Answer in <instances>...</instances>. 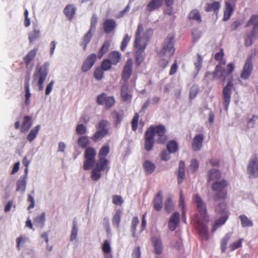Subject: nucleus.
I'll return each instance as SVG.
<instances>
[{"mask_svg":"<svg viewBox=\"0 0 258 258\" xmlns=\"http://www.w3.org/2000/svg\"><path fill=\"white\" fill-rule=\"evenodd\" d=\"M193 201L196 205L197 210L201 214L202 219L199 217L195 219L196 222V228L203 239L207 240L209 238L208 227L203 222H208L209 218L207 215V208L204 201L198 195H194Z\"/></svg>","mask_w":258,"mask_h":258,"instance_id":"obj_1","label":"nucleus"},{"mask_svg":"<svg viewBox=\"0 0 258 258\" xmlns=\"http://www.w3.org/2000/svg\"><path fill=\"white\" fill-rule=\"evenodd\" d=\"M144 28L142 24H139L136 32L135 47L137 49L136 53V62L137 66H140L144 59V52L147 45V42L149 38V34H151V29H147L143 32Z\"/></svg>","mask_w":258,"mask_h":258,"instance_id":"obj_2","label":"nucleus"},{"mask_svg":"<svg viewBox=\"0 0 258 258\" xmlns=\"http://www.w3.org/2000/svg\"><path fill=\"white\" fill-rule=\"evenodd\" d=\"M48 62L44 63L42 66H37L33 76V83H36L38 86V90L44 89L43 83L48 73Z\"/></svg>","mask_w":258,"mask_h":258,"instance_id":"obj_3","label":"nucleus"},{"mask_svg":"<svg viewBox=\"0 0 258 258\" xmlns=\"http://www.w3.org/2000/svg\"><path fill=\"white\" fill-rule=\"evenodd\" d=\"M227 185L228 182L224 179L216 181L212 184V189L215 192L213 197L215 201L226 199L227 196L226 187Z\"/></svg>","mask_w":258,"mask_h":258,"instance_id":"obj_4","label":"nucleus"},{"mask_svg":"<svg viewBox=\"0 0 258 258\" xmlns=\"http://www.w3.org/2000/svg\"><path fill=\"white\" fill-rule=\"evenodd\" d=\"M174 37L172 36H168L166 37L159 52L161 56L170 57L173 55L175 50L174 47Z\"/></svg>","mask_w":258,"mask_h":258,"instance_id":"obj_5","label":"nucleus"},{"mask_svg":"<svg viewBox=\"0 0 258 258\" xmlns=\"http://www.w3.org/2000/svg\"><path fill=\"white\" fill-rule=\"evenodd\" d=\"M96 151L92 147L87 148L85 153V161L83 164V169L85 170H90L95 163Z\"/></svg>","mask_w":258,"mask_h":258,"instance_id":"obj_6","label":"nucleus"},{"mask_svg":"<svg viewBox=\"0 0 258 258\" xmlns=\"http://www.w3.org/2000/svg\"><path fill=\"white\" fill-rule=\"evenodd\" d=\"M247 170L250 177H256L258 176V157L256 154H253L251 156Z\"/></svg>","mask_w":258,"mask_h":258,"instance_id":"obj_7","label":"nucleus"},{"mask_svg":"<svg viewBox=\"0 0 258 258\" xmlns=\"http://www.w3.org/2000/svg\"><path fill=\"white\" fill-rule=\"evenodd\" d=\"M233 87L232 77L230 75L227 85L223 89L225 109L227 111L231 100V89Z\"/></svg>","mask_w":258,"mask_h":258,"instance_id":"obj_8","label":"nucleus"},{"mask_svg":"<svg viewBox=\"0 0 258 258\" xmlns=\"http://www.w3.org/2000/svg\"><path fill=\"white\" fill-rule=\"evenodd\" d=\"M96 102L98 105H104L106 108H110L115 104V99L113 96L107 97L105 93H102L98 95Z\"/></svg>","mask_w":258,"mask_h":258,"instance_id":"obj_9","label":"nucleus"},{"mask_svg":"<svg viewBox=\"0 0 258 258\" xmlns=\"http://www.w3.org/2000/svg\"><path fill=\"white\" fill-rule=\"evenodd\" d=\"M154 144V130L153 126L149 127L145 133V149L147 151H151Z\"/></svg>","mask_w":258,"mask_h":258,"instance_id":"obj_10","label":"nucleus"},{"mask_svg":"<svg viewBox=\"0 0 258 258\" xmlns=\"http://www.w3.org/2000/svg\"><path fill=\"white\" fill-rule=\"evenodd\" d=\"M154 130V137L155 135L157 136V142L159 144H164L166 142L167 137L165 135L166 128L163 125L153 126Z\"/></svg>","mask_w":258,"mask_h":258,"instance_id":"obj_11","label":"nucleus"},{"mask_svg":"<svg viewBox=\"0 0 258 258\" xmlns=\"http://www.w3.org/2000/svg\"><path fill=\"white\" fill-rule=\"evenodd\" d=\"M22 163L26 167L25 169V175L19 179L17 184V191L20 190L22 192H24L26 189V177L28 171V168L30 163V161L25 157L23 160Z\"/></svg>","mask_w":258,"mask_h":258,"instance_id":"obj_12","label":"nucleus"},{"mask_svg":"<svg viewBox=\"0 0 258 258\" xmlns=\"http://www.w3.org/2000/svg\"><path fill=\"white\" fill-rule=\"evenodd\" d=\"M236 7V4L234 2L227 0L225 2V8L223 20L227 21L230 19Z\"/></svg>","mask_w":258,"mask_h":258,"instance_id":"obj_13","label":"nucleus"},{"mask_svg":"<svg viewBox=\"0 0 258 258\" xmlns=\"http://www.w3.org/2000/svg\"><path fill=\"white\" fill-rule=\"evenodd\" d=\"M97 58V55L95 53H92L88 56L82 66V71L83 72L88 71L94 65Z\"/></svg>","mask_w":258,"mask_h":258,"instance_id":"obj_14","label":"nucleus"},{"mask_svg":"<svg viewBox=\"0 0 258 258\" xmlns=\"http://www.w3.org/2000/svg\"><path fill=\"white\" fill-rule=\"evenodd\" d=\"M252 64L251 59L250 58H248L245 62L244 65L243 70L241 72L240 77L242 79L244 80L247 79L252 72Z\"/></svg>","mask_w":258,"mask_h":258,"instance_id":"obj_15","label":"nucleus"},{"mask_svg":"<svg viewBox=\"0 0 258 258\" xmlns=\"http://www.w3.org/2000/svg\"><path fill=\"white\" fill-rule=\"evenodd\" d=\"M133 62L132 59H128L125 62L123 67L121 78L124 82H127V80L130 78L132 73Z\"/></svg>","mask_w":258,"mask_h":258,"instance_id":"obj_16","label":"nucleus"},{"mask_svg":"<svg viewBox=\"0 0 258 258\" xmlns=\"http://www.w3.org/2000/svg\"><path fill=\"white\" fill-rule=\"evenodd\" d=\"M204 136L202 134L196 135L192 142L191 147L195 151H199L202 147Z\"/></svg>","mask_w":258,"mask_h":258,"instance_id":"obj_17","label":"nucleus"},{"mask_svg":"<svg viewBox=\"0 0 258 258\" xmlns=\"http://www.w3.org/2000/svg\"><path fill=\"white\" fill-rule=\"evenodd\" d=\"M120 96L124 101H128L131 100L132 95L129 91V86L127 82H124L122 85L120 90Z\"/></svg>","mask_w":258,"mask_h":258,"instance_id":"obj_18","label":"nucleus"},{"mask_svg":"<svg viewBox=\"0 0 258 258\" xmlns=\"http://www.w3.org/2000/svg\"><path fill=\"white\" fill-rule=\"evenodd\" d=\"M179 213L177 212L173 213L168 221V227L171 231L176 228L179 222Z\"/></svg>","mask_w":258,"mask_h":258,"instance_id":"obj_19","label":"nucleus"},{"mask_svg":"<svg viewBox=\"0 0 258 258\" xmlns=\"http://www.w3.org/2000/svg\"><path fill=\"white\" fill-rule=\"evenodd\" d=\"M109 162L106 158H99L96 163L95 167L97 169L107 173L110 169Z\"/></svg>","mask_w":258,"mask_h":258,"instance_id":"obj_20","label":"nucleus"},{"mask_svg":"<svg viewBox=\"0 0 258 258\" xmlns=\"http://www.w3.org/2000/svg\"><path fill=\"white\" fill-rule=\"evenodd\" d=\"M116 26L115 21L112 19H106L103 23V29L106 33H110Z\"/></svg>","mask_w":258,"mask_h":258,"instance_id":"obj_21","label":"nucleus"},{"mask_svg":"<svg viewBox=\"0 0 258 258\" xmlns=\"http://www.w3.org/2000/svg\"><path fill=\"white\" fill-rule=\"evenodd\" d=\"M111 116L114 122L115 126H117L122 121L124 116V112L122 110L119 111L113 110L111 113Z\"/></svg>","mask_w":258,"mask_h":258,"instance_id":"obj_22","label":"nucleus"},{"mask_svg":"<svg viewBox=\"0 0 258 258\" xmlns=\"http://www.w3.org/2000/svg\"><path fill=\"white\" fill-rule=\"evenodd\" d=\"M185 164L184 161H180L179 164V168L177 172V182L181 184L185 178L184 172Z\"/></svg>","mask_w":258,"mask_h":258,"instance_id":"obj_23","label":"nucleus"},{"mask_svg":"<svg viewBox=\"0 0 258 258\" xmlns=\"http://www.w3.org/2000/svg\"><path fill=\"white\" fill-rule=\"evenodd\" d=\"M32 125V118L29 116H25L21 126L22 132H27Z\"/></svg>","mask_w":258,"mask_h":258,"instance_id":"obj_24","label":"nucleus"},{"mask_svg":"<svg viewBox=\"0 0 258 258\" xmlns=\"http://www.w3.org/2000/svg\"><path fill=\"white\" fill-rule=\"evenodd\" d=\"M163 197L161 192H159L154 200V208L157 211H160L163 207Z\"/></svg>","mask_w":258,"mask_h":258,"instance_id":"obj_25","label":"nucleus"},{"mask_svg":"<svg viewBox=\"0 0 258 258\" xmlns=\"http://www.w3.org/2000/svg\"><path fill=\"white\" fill-rule=\"evenodd\" d=\"M162 3V0H151L147 6V10L152 12L161 7Z\"/></svg>","mask_w":258,"mask_h":258,"instance_id":"obj_26","label":"nucleus"},{"mask_svg":"<svg viewBox=\"0 0 258 258\" xmlns=\"http://www.w3.org/2000/svg\"><path fill=\"white\" fill-rule=\"evenodd\" d=\"M89 29L88 32L82 38V41L80 43V45L83 47V50L85 51L88 43L90 42L92 37V32Z\"/></svg>","mask_w":258,"mask_h":258,"instance_id":"obj_27","label":"nucleus"},{"mask_svg":"<svg viewBox=\"0 0 258 258\" xmlns=\"http://www.w3.org/2000/svg\"><path fill=\"white\" fill-rule=\"evenodd\" d=\"M121 58L120 53L116 51H113L110 52L108 55V59H110V61L112 63V65H116L118 62H119Z\"/></svg>","mask_w":258,"mask_h":258,"instance_id":"obj_28","label":"nucleus"},{"mask_svg":"<svg viewBox=\"0 0 258 258\" xmlns=\"http://www.w3.org/2000/svg\"><path fill=\"white\" fill-rule=\"evenodd\" d=\"M221 176V174L219 170L216 169H211L208 173V179L209 181L218 180L220 178Z\"/></svg>","mask_w":258,"mask_h":258,"instance_id":"obj_29","label":"nucleus"},{"mask_svg":"<svg viewBox=\"0 0 258 258\" xmlns=\"http://www.w3.org/2000/svg\"><path fill=\"white\" fill-rule=\"evenodd\" d=\"M239 219L240 220L241 225L242 227H250L253 225L252 221L244 214L240 215Z\"/></svg>","mask_w":258,"mask_h":258,"instance_id":"obj_30","label":"nucleus"},{"mask_svg":"<svg viewBox=\"0 0 258 258\" xmlns=\"http://www.w3.org/2000/svg\"><path fill=\"white\" fill-rule=\"evenodd\" d=\"M152 241L154 244L155 253L160 254L162 252V243L161 240L157 237L152 238Z\"/></svg>","mask_w":258,"mask_h":258,"instance_id":"obj_31","label":"nucleus"},{"mask_svg":"<svg viewBox=\"0 0 258 258\" xmlns=\"http://www.w3.org/2000/svg\"><path fill=\"white\" fill-rule=\"evenodd\" d=\"M220 3L218 2H214L212 3H207L206 5L205 10L206 12L214 11L218 12L220 8Z\"/></svg>","mask_w":258,"mask_h":258,"instance_id":"obj_32","label":"nucleus"},{"mask_svg":"<svg viewBox=\"0 0 258 258\" xmlns=\"http://www.w3.org/2000/svg\"><path fill=\"white\" fill-rule=\"evenodd\" d=\"M155 164L149 160H146L143 164V168L147 174L152 173L155 169Z\"/></svg>","mask_w":258,"mask_h":258,"instance_id":"obj_33","label":"nucleus"},{"mask_svg":"<svg viewBox=\"0 0 258 258\" xmlns=\"http://www.w3.org/2000/svg\"><path fill=\"white\" fill-rule=\"evenodd\" d=\"M37 48H34L29 51L25 56L24 60L27 66H28L30 62L34 58L37 54Z\"/></svg>","mask_w":258,"mask_h":258,"instance_id":"obj_34","label":"nucleus"},{"mask_svg":"<svg viewBox=\"0 0 258 258\" xmlns=\"http://www.w3.org/2000/svg\"><path fill=\"white\" fill-rule=\"evenodd\" d=\"M76 10V8L73 6L69 5L64 9L63 12L70 20H72L75 14Z\"/></svg>","mask_w":258,"mask_h":258,"instance_id":"obj_35","label":"nucleus"},{"mask_svg":"<svg viewBox=\"0 0 258 258\" xmlns=\"http://www.w3.org/2000/svg\"><path fill=\"white\" fill-rule=\"evenodd\" d=\"M121 214V211L120 210H118L116 211L112 220V225L117 228L119 227Z\"/></svg>","mask_w":258,"mask_h":258,"instance_id":"obj_36","label":"nucleus"},{"mask_svg":"<svg viewBox=\"0 0 258 258\" xmlns=\"http://www.w3.org/2000/svg\"><path fill=\"white\" fill-rule=\"evenodd\" d=\"M188 19L192 20H195L198 22L201 23L202 21L200 14L198 10H192L188 15Z\"/></svg>","mask_w":258,"mask_h":258,"instance_id":"obj_37","label":"nucleus"},{"mask_svg":"<svg viewBox=\"0 0 258 258\" xmlns=\"http://www.w3.org/2000/svg\"><path fill=\"white\" fill-rule=\"evenodd\" d=\"M232 235V233H227L224 237L221 239V249L223 252H225L226 248L227 245L229 242Z\"/></svg>","mask_w":258,"mask_h":258,"instance_id":"obj_38","label":"nucleus"},{"mask_svg":"<svg viewBox=\"0 0 258 258\" xmlns=\"http://www.w3.org/2000/svg\"><path fill=\"white\" fill-rule=\"evenodd\" d=\"M110 46V42L106 40L104 41L103 44L99 49L98 52V57L100 59L108 50Z\"/></svg>","mask_w":258,"mask_h":258,"instance_id":"obj_39","label":"nucleus"},{"mask_svg":"<svg viewBox=\"0 0 258 258\" xmlns=\"http://www.w3.org/2000/svg\"><path fill=\"white\" fill-rule=\"evenodd\" d=\"M109 125V123L107 120L102 119L99 122L97 128L101 131L107 132V135H108L109 134L108 127Z\"/></svg>","mask_w":258,"mask_h":258,"instance_id":"obj_40","label":"nucleus"},{"mask_svg":"<svg viewBox=\"0 0 258 258\" xmlns=\"http://www.w3.org/2000/svg\"><path fill=\"white\" fill-rule=\"evenodd\" d=\"M227 219L228 214H224V215H222V216L216 221V223L213 226L212 231L215 232L219 227L223 225L226 222Z\"/></svg>","mask_w":258,"mask_h":258,"instance_id":"obj_41","label":"nucleus"},{"mask_svg":"<svg viewBox=\"0 0 258 258\" xmlns=\"http://www.w3.org/2000/svg\"><path fill=\"white\" fill-rule=\"evenodd\" d=\"M107 135V132H103L98 130L92 136L91 139L93 142H97Z\"/></svg>","mask_w":258,"mask_h":258,"instance_id":"obj_42","label":"nucleus"},{"mask_svg":"<svg viewBox=\"0 0 258 258\" xmlns=\"http://www.w3.org/2000/svg\"><path fill=\"white\" fill-rule=\"evenodd\" d=\"M40 128V125H36L34 128L32 129L28 135L27 139L29 142H32L36 138Z\"/></svg>","mask_w":258,"mask_h":258,"instance_id":"obj_43","label":"nucleus"},{"mask_svg":"<svg viewBox=\"0 0 258 258\" xmlns=\"http://www.w3.org/2000/svg\"><path fill=\"white\" fill-rule=\"evenodd\" d=\"M45 214L43 212L41 215L37 216L34 220V223L38 226L42 228L44 226Z\"/></svg>","mask_w":258,"mask_h":258,"instance_id":"obj_44","label":"nucleus"},{"mask_svg":"<svg viewBox=\"0 0 258 258\" xmlns=\"http://www.w3.org/2000/svg\"><path fill=\"white\" fill-rule=\"evenodd\" d=\"M89 144V138L87 136H80L78 140V145L82 148H85Z\"/></svg>","mask_w":258,"mask_h":258,"instance_id":"obj_45","label":"nucleus"},{"mask_svg":"<svg viewBox=\"0 0 258 258\" xmlns=\"http://www.w3.org/2000/svg\"><path fill=\"white\" fill-rule=\"evenodd\" d=\"M29 242V238L26 236H20L17 238V247H25Z\"/></svg>","mask_w":258,"mask_h":258,"instance_id":"obj_46","label":"nucleus"},{"mask_svg":"<svg viewBox=\"0 0 258 258\" xmlns=\"http://www.w3.org/2000/svg\"><path fill=\"white\" fill-rule=\"evenodd\" d=\"M255 35V31L252 30V31L246 35L245 39V45L246 46H249L252 45L253 43V39Z\"/></svg>","mask_w":258,"mask_h":258,"instance_id":"obj_47","label":"nucleus"},{"mask_svg":"<svg viewBox=\"0 0 258 258\" xmlns=\"http://www.w3.org/2000/svg\"><path fill=\"white\" fill-rule=\"evenodd\" d=\"M251 24H253V30L255 31L258 28V15H253L247 22L246 27H248Z\"/></svg>","mask_w":258,"mask_h":258,"instance_id":"obj_48","label":"nucleus"},{"mask_svg":"<svg viewBox=\"0 0 258 258\" xmlns=\"http://www.w3.org/2000/svg\"><path fill=\"white\" fill-rule=\"evenodd\" d=\"M179 206H181L182 209V219L184 223H186V218H185V210L184 209V197L183 194L182 193V191L180 190V199H179Z\"/></svg>","mask_w":258,"mask_h":258,"instance_id":"obj_49","label":"nucleus"},{"mask_svg":"<svg viewBox=\"0 0 258 258\" xmlns=\"http://www.w3.org/2000/svg\"><path fill=\"white\" fill-rule=\"evenodd\" d=\"M25 90H26V94L25 95V104L26 106H28L30 103V98L31 96V93L30 92V89H29V79L28 80V81L27 82H25Z\"/></svg>","mask_w":258,"mask_h":258,"instance_id":"obj_50","label":"nucleus"},{"mask_svg":"<svg viewBox=\"0 0 258 258\" xmlns=\"http://www.w3.org/2000/svg\"><path fill=\"white\" fill-rule=\"evenodd\" d=\"M78 232V229L77 227V221L76 220L73 221V225L72 229L71 231V235L70 237L71 241H74L77 238V234Z\"/></svg>","mask_w":258,"mask_h":258,"instance_id":"obj_51","label":"nucleus"},{"mask_svg":"<svg viewBox=\"0 0 258 258\" xmlns=\"http://www.w3.org/2000/svg\"><path fill=\"white\" fill-rule=\"evenodd\" d=\"M102 171L97 169V168L94 167L91 171V179L94 181L98 180L101 177V172Z\"/></svg>","mask_w":258,"mask_h":258,"instance_id":"obj_52","label":"nucleus"},{"mask_svg":"<svg viewBox=\"0 0 258 258\" xmlns=\"http://www.w3.org/2000/svg\"><path fill=\"white\" fill-rule=\"evenodd\" d=\"M110 151V148L108 145L103 146L100 150L98 153L99 158H106Z\"/></svg>","mask_w":258,"mask_h":258,"instance_id":"obj_53","label":"nucleus"},{"mask_svg":"<svg viewBox=\"0 0 258 258\" xmlns=\"http://www.w3.org/2000/svg\"><path fill=\"white\" fill-rule=\"evenodd\" d=\"M169 153H175L178 149V144L175 141H170L167 144Z\"/></svg>","mask_w":258,"mask_h":258,"instance_id":"obj_54","label":"nucleus"},{"mask_svg":"<svg viewBox=\"0 0 258 258\" xmlns=\"http://www.w3.org/2000/svg\"><path fill=\"white\" fill-rule=\"evenodd\" d=\"M216 212L217 213L221 214L222 215L224 214H227V211L226 208V204L224 202L221 203L216 207Z\"/></svg>","mask_w":258,"mask_h":258,"instance_id":"obj_55","label":"nucleus"},{"mask_svg":"<svg viewBox=\"0 0 258 258\" xmlns=\"http://www.w3.org/2000/svg\"><path fill=\"white\" fill-rule=\"evenodd\" d=\"M199 88L197 85H192L189 90V98L190 99L195 98L199 93Z\"/></svg>","mask_w":258,"mask_h":258,"instance_id":"obj_56","label":"nucleus"},{"mask_svg":"<svg viewBox=\"0 0 258 258\" xmlns=\"http://www.w3.org/2000/svg\"><path fill=\"white\" fill-rule=\"evenodd\" d=\"M40 36V31L39 30H34L29 34V40L30 42H32L37 39Z\"/></svg>","mask_w":258,"mask_h":258,"instance_id":"obj_57","label":"nucleus"},{"mask_svg":"<svg viewBox=\"0 0 258 258\" xmlns=\"http://www.w3.org/2000/svg\"><path fill=\"white\" fill-rule=\"evenodd\" d=\"M139 219L137 217H134L132 222V235L133 237L136 236V227L139 224Z\"/></svg>","mask_w":258,"mask_h":258,"instance_id":"obj_58","label":"nucleus"},{"mask_svg":"<svg viewBox=\"0 0 258 258\" xmlns=\"http://www.w3.org/2000/svg\"><path fill=\"white\" fill-rule=\"evenodd\" d=\"M110 60V59H108L107 58V59H104L102 61V62L101 63V69L103 71H108L111 69L112 63H111V62Z\"/></svg>","mask_w":258,"mask_h":258,"instance_id":"obj_59","label":"nucleus"},{"mask_svg":"<svg viewBox=\"0 0 258 258\" xmlns=\"http://www.w3.org/2000/svg\"><path fill=\"white\" fill-rule=\"evenodd\" d=\"M199 168V163L196 159L191 160L189 167V170L190 172L194 173Z\"/></svg>","mask_w":258,"mask_h":258,"instance_id":"obj_60","label":"nucleus"},{"mask_svg":"<svg viewBox=\"0 0 258 258\" xmlns=\"http://www.w3.org/2000/svg\"><path fill=\"white\" fill-rule=\"evenodd\" d=\"M223 75V73L221 70V64L216 66L215 70L213 73V75L214 78L220 79Z\"/></svg>","mask_w":258,"mask_h":258,"instance_id":"obj_61","label":"nucleus"},{"mask_svg":"<svg viewBox=\"0 0 258 258\" xmlns=\"http://www.w3.org/2000/svg\"><path fill=\"white\" fill-rule=\"evenodd\" d=\"M76 131L78 134L84 135L86 133L87 130L85 125L81 123L77 125Z\"/></svg>","mask_w":258,"mask_h":258,"instance_id":"obj_62","label":"nucleus"},{"mask_svg":"<svg viewBox=\"0 0 258 258\" xmlns=\"http://www.w3.org/2000/svg\"><path fill=\"white\" fill-rule=\"evenodd\" d=\"M103 70L100 68H97L94 73V76L96 79L101 80L103 77Z\"/></svg>","mask_w":258,"mask_h":258,"instance_id":"obj_63","label":"nucleus"},{"mask_svg":"<svg viewBox=\"0 0 258 258\" xmlns=\"http://www.w3.org/2000/svg\"><path fill=\"white\" fill-rule=\"evenodd\" d=\"M173 209V204L172 200L170 199H168L165 203V210L170 213L172 211Z\"/></svg>","mask_w":258,"mask_h":258,"instance_id":"obj_64","label":"nucleus"}]
</instances>
